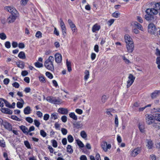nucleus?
<instances>
[{
	"label": "nucleus",
	"mask_w": 160,
	"mask_h": 160,
	"mask_svg": "<svg viewBox=\"0 0 160 160\" xmlns=\"http://www.w3.org/2000/svg\"><path fill=\"white\" fill-rule=\"evenodd\" d=\"M58 114L56 112H54L51 114V118L53 120H56L58 118Z\"/></svg>",
	"instance_id": "c85d7f7f"
},
{
	"label": "nucleus",
	"mask_w": 160,
	"mask_h": 160,
	"mask_svg": "<svg viewBox=\"0 0 160 160\" xmlns=\"http://www.w3.org/2000/svg\"><path fill=\"white\" fill-rule=\"evenodd\" d=\"M1 111L3 113L9 114H12V111L8 108H2Z\"/></svg>",
	"instance_id": "a211bd4d"
},
{
	"label": "nucleus",
	"mask_w": 160,
	"mask_h": 160,
	"mask_svg": "<svg viewBox=\"0 0 160 160\" xmlns=\"http://www.w3.org/2000/svg\"><path fill=\"white\" fill-rule=\"evenodd\" d=\"M67 138L68 141L69 142L71 143L73 142L74 139L73 137L71 135H68Z\"/></svg>",
	"instance_id": "79ce46f5"
},
{
	"label": "nucleus",
	"mask_w": 160,
	"mask_h": 160,
	"mask_svg": "<svg viewBox=\"0 0 160 160\" xmlns=\"http://www.w3.org/2000/svg\"><path fill=\"white\" fill-rule=\"evenodd\" d=\"M156 63L158 64V68L160 69V57L157 58Z\"/></svg>",
	"instance_id": "3c124183"
},
{
	"label": "nucleus",
	"mask_w": 160,
	"mask_h": 160,
	"mask_svg": "<svg viewBox=\"0 0 160 160\" xmlns=\"http://www.w3.org/2000/svg\"><path fill=\"white\" fill-rule=\"evenodd\" d=\"M66 65L67 67L68 71L69 72H70L72 70L71 62L68 61V59L66 60Z\"/></svg>",
	"instance_id": "393cba45"
},
{
	"label": "nucleus",
	"mask_w": 160,
	"mask_h": 160,
	"mask_svg": "<svg viewBox=\"0 0 160 160\" xmlns=\"http://www.w3.org/2000/svg\"><path fill=\"white\" fill-rule=\"evenodd\" d=\"M26 120L29 123H32L33 122V119L30 117H27L25 118Z\"/></svg>",
	"instance_id": "09e8293b"
},
{
	"label": "nucleus",
	"mask_w": 160,
	"mask_h": 160,
	"mask_svg": "<svg viewBox=\"0 0 160 160\" xmlns=\"http://www.w3.org/2000/svg\"><path fill=\"white\" fill-rule=\"evenodd\" d=\"M39 79L40 82L42 83H45L46 82L45 78L43 76H39Z\"/></svg>",
	"instance_id": "473e14b6"
},
{
	"label": "nucleus",
	"mask_w": 160,
	"mask_h": 160,
	"mask_svg": "<svg viewBox=\"0 0 160 160\" xmlns=\"http://www.w3.org/2000/svg\"><path fill=\"white\" fill-rule=\"evenodd\" d=\"M146 116V122L148 124H151L155 121L154 117L151 114H147Z\"/></svg>",
	"instance_id": "7ed1b4c3"
},
{
	"label": "nucleus",
	"mask_w": 160,
	"mask_h": 160,
	"mask_svg": "<svg viewBox=\"0 0 160 160\" xmlns=\"http://www.w3.org/2000/svg\"><path fill=\"white\" fill-rule=\"evenodd\" d=\"M11 118L14 120L18 121H20L21 120V119L18 118L17 116L14 115L11 116Z\"/></svg>",
	"instance_id": "37998d69"
},
{
	"label": "nucleus",
	"mask_w": 160,
	"mask_h": 160,
	"mask_svg": "<svg viewBox=\"0 0 160 160\" xmlns=\"http://www.w3.org/2000/svg\"><path fill=\"white\" fill-rule=\"evenodd\" d=\"M23 103L18 102L17 103V106L18 108H21L23 107Z\"/></svg>",
	"instance_id": "49530a36"
},
{
	"label": "nucleus",
	"mask_w": 160,
	"mask_h": 160,
	"mask_svg": "<svg viewBox=\"0 0 160 160\" xmlns=\"http://www.w3.org/2000/svg\"><path fill=\"white\" fill-rule=\"evenodd\" d=\"M114 111L113 109L110 108L107 110L106 113L109 115V117L112 118L113 116V115L112 113H114Z\"/></svg>",
	"instance_id": "6ab92c4d"
},
{
	"label": "nucleus",
	"mask_w": 160,
	"mask_h": 160,
	"mask_svg": "<svg viewBox=\"0 0 160 160\" xmlns=\"http://www.w3.org/2000/svg\"><path fill=\"white\" fill-rule=\"evenodd\" d=\"M24 143L26 147L28 148H31V146L29 142L27 141H25L24 142Z\"/></svg>",
	"instance_id": "864d4df0"
},
{
	"label": "nucleus",
	"mask_w": 160,
	"mask_h": 160,
	"mask_svg": "<svg viewBox=\"0 0 160 160\" xmlns=\"http://www.w3.org/2000/svg\"><path fill=\"white\" fill-rule=\"evenodd\" d=\"M55 62L58 63L61 62L62 61V56L59 53H56L55 55Z\"/></svg>",
	"instance_id": "f8f14e48"
},
{
	"label": "nucleus",
	"mask_w": 160,
	"mask_h": 160,
	"mask_svg": "<svg viewBox=\"0 0 160 160\" xmlns=\"http://www.w3.org/2000/svg\"><path fill=\"white\" fill-rule=\"evenodd\" d=\"M5 47L7 48H10L11 43L10 42L7 41L5 43Z\"/></svg>",
	"instance_id": "de8ad7c7"
},
{
	"label": "nucleus",
	"mask_w": 160,
	"mask_h": 160,
	"mask_svg": "<svg viewBox=\"0 0 160 160\" xmlns=\"http://www.w3.org/2000/svg\"><path fill=\"white\" fill-rule=\"evenodd\" d=\"M126 48L128 52L129 53L132 52L134 48L133 42L126 44Z\"/></svg>",
	"instance_id": "1a4fd4ad"
},
{
	"label": "nucleus",
	"mask_w": 160,
	"mask_h": 160,
	"mask_svg": "<svg viewBox=\"0 0 160 160\" xmlns=\"http://www.w3.org/2000/svg\"><path fill=\"white\" fill-rule=\"evenodd\" d=\"M54 60V58L53 56H50L44 62V66L48 70L53 71L54 70V66L53 64Z\"/></svg>",
	"instance_id": "f03ea898"
},
{
	"label": "nucleus",
	"mask_w": 160,
	"mask_h": 160,
	"mask_svg": "<svg viewBox=\"0 0 160 160\" xmlns=\"http://www.w3.org/2000/svg\"><path fill=\"white\" fill-rule=\"evenodd\" d=\"M120 13L118 12H115L112 14V17L115 18H118L120 17Z\"/></svg>",
	"instance_id": "c9c22d12"
},
{
	"label": "nucleus",
	"mask_w": 160,
	"mask_h": 160,
	"mask_svg": "<svg viewBox=\"0 0 160 160\" xmlns=\"http://www.w3.org/2000/svg\"><path fill=\"white\" fill-rule=\"evenodd\" d=\"M80 135L83 138L85 139L87 137V135L84 131H82L80 132Z\"/></svg>",
	"instance_id": "7c9ffc66"
},
{
	"label": "nucleus",
	"mask_w": 160,
	"mask_h": 160,
	"mask_svg": "<svg viewBox=\"0 0 160 160\" xmlns=\"http://www.w3.org/2000/svg\"><path fill=\"white\" fill-rule=\"evenodd\" d=\"M73 125L74 128L78 129L81 128L82 126V125L81 124L80 122H74L73 123Z\"/></svg>",
	"instance_id": "b1692460"
},
{
	"label": "nucleus",
	"mask_w": 160,
	"mask_h": 160,
	"mask_svg": "<svg viewBox=\"0 0 160 160\" xmlns=\"http://www.w3.org/2000/svg\"><path fill=\"white\" fill-rule=\"evenodd\" d=\"M101 28V27L97 24H94L92 27V31L93 32H95L98 31Z\"/></svg>",
	"instance_id": "f3484780"
},
{
	"label": "nucleus",
	"mask_w": 160,
	"mask_h": 160,
	"mask_svg": "<svg viewBox=\"0 0 160 160\" xmlns=\"http://www.w3.org/2000/svg\"><path fill=\"white\" fill-rule=\"evenodd\" d=\"M62 121L63 122H66L67 120V118L66 116H62L61 118Z\"/></svg>",
	"instance_id": "6e6d98bb"
},
{
	"label": "nucleus",
	"mask_w": 160,
	"mask_h": 160,
	"mask_svg": "<svg viewBox=\"0 0 160 160\" xmlns=\"http://www.w3.org/2000/svg\"><path fill=\"white\" fill-rule=\"evenodd\" d=\"M61 131L63 135H66L68 133V131L67 129L62 128L61 129Z\"/></svg>",
	"instance_id": "13d9d810"
},
{
	"label": "nucleus",
	"mask_w": 160,
	"mask_h": 160,
	"mask_svg": "<svg viewBox=\"0 0 160 160\" xmlns=\"http://www.w3.org/2000/svg\"><path fill=\"white\" fill-rule=\"evenodd\" d=\"M46 75L49 78L51 79L53 78V76L52 73L49 72H47L45 73Z\"/></svg>",
	"instance_id": "ea45409f"
},
{
	"label": "nucleus",
	"mask_w": 160,
	"mask_h": 160,
	"mask_svg": "<svg viewBox=\"0 0 160 160\" xmlns=\"http://www.w3.org/2000/svg\"><path fill=\"white\" fill-rule=\"evenodd\" d=\"M101 146L105 152H107L108 149H110L111 147V145L110 144H108L105 141L102 142L101 144Z\"/></svg>",
	"instance_id": "20e7f679"
},
{
	"label": "nucleus",
	"mask_w": 160,
	"mask_h": 160,
	"mask_svg": "<svg viewBox=\"0 0 160 160\" xmlns=\"http://www.w3.org/2000/svg\"><path fill=\"white\" fill-rule=\"evenodd\" d=\"M35 66L37 68H40L43 67V64L42 63L38 62H37L34 63Z\"/></svg>",
	"instance_id": "a19ab883"
},
{
	"label": "nucleus",
	"mask_w": 160,
	"mask_h": 160,
	"mask_svg": "<svg viewBox=\"0 0 160 160\" xmlns=\"http://www.w3.org/2000/svg\"><path fill=\"white\" fill-rule=\"evenodd\" d=\"M155 117L156 120L157 121H160V114L156 113L155 114Z\"/></svg>",
	"instance_id": "774afa93"
},
{
	"label": "nucleus",
	"mask_w": 160,
	"mask_h": 160,
	"mask_svg": "<svg viewBox=\"0 0 160 160\" xmlns=\"http://www.w3.org/2000/svg\"><path fill=\"white\" fill-rule=\"evenodd\" d=\"M5 101V99L2 98H0V107H3Z\"/></svg>",
	"instance_id": "a18cd8bd"
},
{
	"label": "nucleus",
	"mask_w": 160,
	"mask_h": 160,
	"mask_svg": "<svg viewBox=\"0 0 160 160\" xmlns=\"http://www.w3.org/2000/svg\"><path fill=\"white\" fill-rule=\"evenodd\" d=\"M49 118V115L48 114H44L43 117V119L45 121H47Z\"/></svg>",
	"instance_id": "680f3d73"
},
{
	"label": "nucleus",
	"mask_w": 160,
	"mask_h": 160,
	"mask_svg": "<svg viewBox=\"0 0 160 160\" xmlns=\"http://www.w3.org/2000/svg\"><path fill=\"white\" fill-rule=\"evenodd\" d=\"M128 80L127 81L128 87H130L133 82L135 79V77L133 76L132 74H130L128 77Z\"/></svg>",
	"instance_id": "423d86ee"
},
{
	"label": "nucleus",
	"mask_w": 160,
	"mask_h": 160,
	"mask_svg": "<svg viewBox=\"0 0 160 160\" xmlns=\"http://www.w3.org/2000/svg\"><path fill=\"white\" fill-rule=\"evenodd\" d=\"M42 33L39 31L37 32L36 34V37L38 38H40L42 37Z\"/></svg>",
	"instance_id": "4d7b16f0"
},
{
	"label": "nucleus",
	"mask_w": 160,
	"mask_h": 160,
	"mask_svg": "<svg viewBox=\"0 0 160 160\" xmlns=\"http://www.w3.org/2000/svg\"><path fill=\"white\" fill-rule=\"evenodd\" d=\"M3 125L5 128L8 130L9 131H12V126L9 123L6 121H4L3 123Z\"/></svg>",
	"instance_id": "ddd939ff"
},
{
	"label": "nucleus",
	"mask_w": 160,
	"mask_h": 160,
	"mask_svg": "<svg viewBox=\"0 0 160 160\" xmlns=\"http://www.w3.org/2000/svg\"><path fill=\"white\" fill-rule=\"evenodd\" d=\"M34 122L35 126L37 127H38L40 124V122L37 119H35Z\"/></svg>",
	"instance_id": "603ef678"
},
{
	"label": "nucleus",
	"mask_w": 160,
	"mask_h": 160,
	"mask_svg": "<svg viewBox=\"0 0 160 160\" xmlns=\"http://www.w3.org/2000/svg\"><path fill=\"white\" fill-rule=\"evenodd\" d=\"M28 0H22L21 1V4L22 5L25 6L27 3Z\"/></svg>",
	"instance_id": "052dcab7"
},
{
	"label": "nucleus",
	"mask_w": 160,
	"mask_h": 160,
	"mask_svg": "<svg viewBox=\"0 0 160 160\" xmlns=\"http://www.w3.org/2000/svg\"><path fill=\"white\" fill-rule=\"evenodd\" d=\"M160 93V91L156 90L154 92H152L151 94V97L152 99L156 98L158 95V94Z\"/></svg>",
	"instance_id": "4be33fe9"
},
{
	"label": "nucleus",
	"mask_w": 160,
	"mask_h": 160,
	"mask_svg": "<svg viewBox=\"0 0 160 160\" xmlns=\"http://www.w3.org/2000/svg\"><path fill=\"white\" fill-rule=\"evenodd\" d=\"M122 59L126 63L128 64L130 62L129 60L128 59L126 58L124 56H122Z\"/></svg>",
	"instance_id": "0e129e2a"
},
{
	"label": "nucleus",
	"mask_w": 160,
	"mask_h": 160,
	"mask_svg": "<svg viewBox=\"0 0 160 160\" xmlns=\"http://www.w3.org/2000/svg\"><path fill=\"white\" fill-rule=\"evenodd\" d=\"M18 46L20 48H23L25 47V45L23 43L20 42L19 43Z\"/></svg>",
	"instance_id": "69168bd1"
},
{
	"label": "nucleus",
	"mask_w": 160,
	"mask_h": 160,
	"mask_svg": "<svg viewBox=\"0 0 160 160\" xmlns=\"http://www.w3.org/2000/svg\"><path fill=\"white\" fill-rule=\"evenodd\" d=\"M19 128L26 135L28 134V129L26 127L24 126L21 125L19 126Z\"/></svg>",
	"instance_id": "dca6fc26"
},
{
	"label": "nucleus",
	"mask_w": 160,
	"mask_h": 160,
	"mask_svg": "<svg viewBox=\"0 0 160 160\" xmlns=\"http://www.w3.org/2000/svg\"><path fill=\"white\" fill-rule=\"evenodd\" d=\"M115 124L116 126L117 127L118 125V117L117 115H116L115 118Z\"/></svg>",
	"instance_id": "5fc2aeb1"
},
{
	"label": "nucleus",
	"mask_w": 160,
	"mask_h": 160,
	"mask_svg": "<svg viewBox=\"0 0 160 160\" xmlns=\"http://www.w3.org/2000/svg\"><path fill=\"white\" fill-rule=\"evenodd\" d=\"M0 38L2 40H5L7 38V36L4 33H0Z\"/></svg>",
	"instance_id": "4c0bfd02"
},
{
	"label": "nucleus",
	"mask_w": 160,
	"mask_h": 160,
	"mask_svg": "<svg viewBox=\"0 0 160 160\" xmlns=\"http://www.w3.org/2000/svg\"><path fill=\"white\" fill-rule=\"evenodd\" d=\"M141 149L140 147H138L131 151V155L133 157L136 156L141 151Z\"/></svg>",
	"instance_id": "6e6552de"
},
{
	"label": "nucleus",
	"mask_w": 160,
	"mask_h": 160,
	"mask_svg": "<svg viewBox=\"0 0 160 160\" xmlns=\"http://www.w3.org/2000/svg\"><path fill=\"white\" fill-rule=\"evenodd\" d=\"M67 151L70 153H72L73 150L72 148V146L70 145H68L67 147Z\"/></svg>",
	"instance_id": "c756f323"
},
{
	"label": "nucleus",
	"mask_w": 160,
	"mask_h": 160,
	"mask_svg": "<svg viewBox=\"0 0 160 160\" xmlns=\"http://www.w3.org/2000/svg\"><path fill=\"white\" fill-rule=\"evenodd\" d=\"M124 39L126 44L133 42L132 38L128 34L125 35L124 36Z\"/></svg>",
	"instance_id": "4468645a"
},
{
	"label": "nucleus",
	"mask_w": 160,
	"mask_h": 160,
	"mask_svg": "<svg viewBox=\"0 0 160 160\" xmlns=\"http://www.w3.org/2000/svg\"><path fill=\"white\" fill-rule=\"evenodd\" d=\"M153 143L150 140H148V144L147 145L148 148V149H151L152 147Z\"/></svg>",
	"instance_id": "2f4dec72"
},
{
	"label": "nucleus",
	"mask_w": 160,
	"mask_h": 160,
	"mask_svg": "<svg viewBox=\"0 0 160 160\" xmlns=\"http://www.w3.org/2000/svg\"><path fill=\"white\" fill-rule=\"evenodd\" d=\"M58 112L62 114H67L68 111L67 108H61L58 109Z\"/></svg>",
	"instance_id": "2eb2a0df"
},
{
	"label": "nucleus",
	"mask_w": 160,
	"mask_h": 160,
	"mask_svg": "<svg viewBox=\"0 0 160 160\" xmlns=\"http://www.w3.org/2000/svg\"><path fill=\"white\" fill-rule=\"evenodd\" d=\"M68 22L71 29L72 32L74 33L75 32V30L77 29L76 27L71 20L69 19L68 20Z\"/></svg>",
	"instance_id": "9b49d317"
},
{
	"label": "nucleus",
	"mask_w": 160,
	"mask_h": 160,
	"mask_svg": "<svg viewBox=\"0 0 160 160\" xmlns=\"http://www.w3.org/2000/svg\"><path fill=\"white\" fill-rule=\"evenodd\" d=\"M62 103V100L59 98H56L54 97L52 102L53 104H59Z\"/></svg>",
	"instance_id": "412c9836"
},
{
	"label": "nucleus",
	"mask_w": 160,
	"mask_h": 160,
	"mask_svg": "<svg viewBox=\"0 0 160 160\" xmlns=\"http://www.w3.org/2000/svg\"><path fill=\"white\" fill-rule=\"evenodd\" d=\"M148 31L151 33H153L155 31V26L152 23H150L148 26Z\"/></svg>",
	"instance_id": "9d476101"
},
{
	"label": "nucleus",
	"mask_w": 160,
	"mask_h": 160,
	"mask_svg": "<svg viewBox=\"0 0 160 160\" xmlns=\"http://www.w3.org/2000/svg\"><path fill=\"white\" fill-rule=\"evenodd\" d=\"M114 19H111L108 22V23L109 26H111L114 22Z\"/></svg>",
	"instance_id": "e2e57ef3"
},
{
	"label": "nucleus",
	"mask_w": 160,
	"mask_h": 160,
	"mask_svg": "<svg viewBox=\"0 0 160 160\" xmlns=\"http://www.w3.org/2000/svg\"><path fill=\"white\" fill-rule=\"evenodd\" d=\"M78 146L80 148H83L84 146V145L83 143L79 140H76Z\"/></svg>",
	"instance_id": "f704fd0d"
},
{
	"label": "nucleus",
	"mask_w": 160,
	"mask_h": 160,
	"mask_svg": "<svg viewBox=\"0 0 160 160\" xmlns=\"http://www.w3.org/2000/svg\"><path fill=\"white\" fill-rule=\"evenodd\" d=\"M40 134L43 137H45L47 136L46 133L43 130H41L40 131Z\"/></svg>",
	"instance_id": "8fccbe9b"
},
{
	"label": "nucleus",
	"mask_w": 160,
	"mask_h": 160,
	"mask_svg": "<svg viewBox=\"0 0 160 160\" xmlns=\"http://www.w3.org/2000/svg\"><path fill=\"white\" fill-rule=\"evenodd\" d=\"M18 56L20 58L22 59L26 58L25 53L22 51H21L19 53Z\"/></svg>",
	"instance_id": "a878e982"
},
{
	"label": "nucleus",
	"mask_w": 160,
	"mask_h": 160,
	"mask_svg": "<svg viewBox=\"0 0 160 160\" xmlns=\"http://www.w3.org/2000/svg\"><path fill=\"white\" fill-rule=\"evenodd\" d=\"M54 97L53 96H48L46 98V100L49 102L52 103Z\"/></svg>",
	"instance_id": "cd10ccee"
},
{
	"label": "nucleus",
	"mask_w": 160,
	"mask_h": 160,
	"mask_svg": "<svg viewBox=\"0 0 160 160\" xmlns=\"http://www.w3.org/2000/svg\"><path fill=\"white\" fill-rule=\"evenodd\" d=\"M52 146L54 148H57L58 146V143L57 141L55 140H52L51 141Z\"/></svg>",
	"instance_id": "58836bf2"
},
{
	"label": "nucleus",
	"mask_w": 160,
	"mask_h": 160,
	"mask_svg": "<svg viewBox=\"0 0 160 160\" xmlns=\"http://www.w3.org/2000/svg\"><path fill=\"white\" fill-rule=\"evenodd\" d=\"M31 110L29 106H27L24 109V113L26 114H28L31 113Z\"/></svg>",
	"instance_id": "5701e85b"
},
{
	"label": "nucleus",
	"mask_w": 160,
	"mask_h": 160,
	"mask_svg": "<svg viewBox=\"0 0 160 160\" xmlns=\"http://www.w3.org/2000/svg\"><path fill=\"white\" fill-rule=\"evenodd\" d=\"M155 8L158 10H160V2H158L155 4Z\"/></svg>",
	"instance_id": "338daca9"
},
{
	"label": "nucleus",
	"mask_w": 160,
	"mask_h": 160,
	"mask_svg": "<svg viewBox=\"0 0 160 160\" xmlns=\"http://www.w3.org/2000/svg\"><path fill=\"white\" fill-rule=\"evenodd\" d=\"M16 19V17L14 15L10 16L8 18L7 21L9 23H12Z\"/></svg>",
	"instance_id": "aec40b11"
},
{
	"label": "nucleus",
	"mask_w": 160,
	"mask_h": 160,
	"mask_svg": "<svg viewBox=\"0 0 160 160\" xmlns=\"http://www.w3.org/2000/svg\"><path fill=\"white\" fill-rule=\"evenodd\" d=\"M59 22L60 23V26L61 27L62 32L64 36V34L66 33V28L64 23L63 22L62 18H60L59 19Z\"/></svg>",
	"instance_id": "0eeeda50"
},
{
	"label": "nucleus",
	"mask_w": 160,
	"mask_h": 160,
	"mask_svg": "<svg viewBox=\"0 0 160 160\" xmlns=\"http://www.w3.org/2000/svg\"><path fill=\"white\" fill-rule=\"evenodd\" d=\"M0 146L2 148H4L5 147V142L3 140H0Z\"/></svg>",
	"instance_id": "c03bdc74"
},
{
	"label": "nucleus",
	"mask_w": 160,
	"mask_h": 160,
	"mask_svg": "<svg viewBox=\"0 0 160 160\" xmlns=\"http://www.w3.org/2000/svg\"><path fill=\"white\" fill-rule=\"evenodd\" d=\"M5 8L6 10L12 13V15H17L18 14L16 9L13 7L8 6L5 7Z\"/></svg>",
	"instance_id": "39448f33"
},
{
	"label": "nucleus",
	"mask_w": 160,
	"mask_h": 160,
	"mask_svg": "<svg viewBox=\"0 0 160 160\" xmlns=\"http://www.w3.org/2000/svg\"><path fill=\"white\" fill-rule=\"evenodd\" d=\"M134 25L135 26H136V27L138 28V29H139L140 30H142V26H141V24H140L138 23L137 22H134Z\"/></svg>",
	"instance_id": "e433bc0d"
},
{
	"label": "nucleus",
	"mask_w": 160,
	"mask_h": 160,
	"mask_svg": "<svg viewBox=\"0 0 160 160\" xmlns=\"http://www.w3.org/2000/svg\"><path fill=\"white\" fill-rule=\"evenodd\" d=\"M69 116L70 118L73 120H77L78 119L77 117L75 115L74 112H71L69 114Z\"/></svg>",
	"instance_id": "bb28decb"
},
{
	"label": "nucleus",
	"mask_w": 160,
	"mask_h": 160,
	"mask_svg": "<svg viewBox=\"0 0 160 160\" xmlns=\"http://www.w3.org/2000/svg\"><path fill=\"white\" fill-rule=\"evenodd\" d=\"M107 99V96L105 95H103L102 96L101 98L102 102L103 103H104L106 101Z\"/></svg>",
	"instance_id": "bf43d9fd"
},
{
	"label": "nucleus",
	"mask_w": 160,
	"mask_h": 160,
	"mask_svg": "<svg viewBox=\"0 0 160 160\" xmlns=\"http://www.w3.org/2000/svg\"><path fill=\"white\" fill-rule=\"evenodd\" d=\"M147 14L145 16V18L150 22H156L157 17L155 15L158 13V11L155 8H148L146 9Z\"/></svg>",
	"instance_id": "f257e3e1"
},
{
	"label": "nucleus",
	"mask_w": 160,
	"mask_h": 160,
	"mask_svg": "<svg viewBox=\"0 0 160 160\" xmlns=\"http://www.w3.org/2000/svg\"><path fill=\"white\" fill-rule=\"evenodd\" d=\"M84 79L85 80H87L89 76V72L88 70H86L85 72Z\"/></svg>",
	"instance_id": "72a5a7b5"
}]
</instances>
